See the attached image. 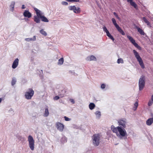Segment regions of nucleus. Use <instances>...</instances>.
Listing matches in <instances>:
<instances>
[{"label":"nucleus","instance_id":"obj_46","mask_svg":"<svg viewBox=\"0 0 153 153\" xmlns=\"http://www.w3.org/2000/svg\"><path fill=\"white\" fill-rule=\"evenodd\" d=\"M25 8V5L24 4L22 5V9H24Z\"/></svg>","mask_w":153,"mask_h":153},{"label":"nucleus","instance_id":"obj_12","mask_svg":"<svg viewBox=\"0 0 153 153\" xmlns=\"http://www.w3.org/2000/svg\"><path fill=\"white\" fill-rule=\"evenodd\" d=\"M40 17L42 21L46 22H49L48 20L43 15V13L41 11L40 12Z\"/></svg>","mask_w":153,"mask_h":153},{"label":"nucleus","instance_id":"obj_39","mask_svg":"<svg viewBox=\"0 0 153 153\" xmlns=\"http://www.w3.org/2000/svg\"><path fill=\"white\" fill-rule=\"evenodd\" d=\"M61 4L62 5L65 6L67 5L68 4L67 2L65 1H63L62 2Z\"/></svg>","mask_w":153,"mask_h":153},{"label":"nucleus","instance_id":"obj_11","mask_svg":"<svg viewBox=\"0 0 153 153\" xmlns=\"http://www.w3.org/2000/svg\"><path fill=\"white\" fill-rule=\"evenodd\" d=\"M23 15L25 17L30 18L32 16V14L28 10H25L23 13Z\"/></svg>","mask_w":153,"mask_h":153},{"label":"nucleus","instance_id":"obj_19","mask_svg":"<svg viewBox=\"0 0 153 153\" xmlns=\"http://www.w3.org/2000/svg\"><path fill=\"white\" fill-rule=\"evenodd\" d=\"M36 40V36H34L33 38H27L25 39V40L29 42L30 41H35Z\"/></svg>","mask_w":153,"mask_h":153},{"label":"nucleus","instance_id":"obj_5","mask_svg":"<svg viewBox=\"0 0 153 153\" xmlns=\"http://www.w3.org/2000/svg\"><path fill=\"white\" fill-rule=\"evenodd\" d=\"M112 22L114 25L115 26V27L117 29L118 31L122 35L124 36L125 34L123 30L119 26V25L117 24L116 20L114 18H112L111 19Z\"/></svg>","mask_w":153,"mask_h":153},{"label":"nucleus","instance_id":"obj_13","mask_svg":"<svg viewBox=\"0 0 153 153\" xmlns=\"http://www.w3.org/2000/svg\"><path fill=\"white\" fill-rule=\"evenodd\" d=\"M19 61L18 58L14 60L12 65V68L13 69H15L17 67L19 64Z\"/></svg>","mask_w":153,"mask_h":153},{"label":"nucleus","instance_id":"obj_36","mask_svg":"<svg viewBox=\"0 0 153 153\" xmlns=\"http://www.w3.org/2000/svg\"><path fill=\"white\" fill-rule=\"evenodd\" d=\"M66 1L71 2H79V0H65Z\"/></svg>","mask_w":153,"mask_h":153},{"label":"nucleus","instance_id":"obj_31","mask_svg":"<svg viewBox=\"0 0 153 153\" xmlns=\"http://www.w3.org/2000/svg\"><path fill=\"white\" fill-rule=\"evenodd\" d=\"M103 31L106 33V34L108 33H109V32L105 26H104L103 27Z\"/></svg>","mask_w":153,"mask_h":153},{"label":"nucleus","instance_id":"obj_25","mask_svg":"<svg viewBox=\"0 0 153 153\" xmlns=\"http://www.w3.org/2000/svg\"><path fill=\"white\" fill-rule=\"evenodd\" d=\"M67 141V139L64 136L62 137L61 139V141L62 143H64Z\"/></svg>","mask_w":153,"mask_h":153},{"label":"nucleus","instance_id":"obj_49","mask_svg":"<svg viewBox=\"0 0 153 153\" xmlns=\"http://www.w3.org/2000/svg\"><path fill=\"white\" fill-rule=\"evenodd\" d=\"M151 116L152 117H153V114L152 113L151 114Z\"/></svg>","mask_w":153,"mask_h":153},{"label":"nucleus","instance_id":"obj_48","mask_svg":"<svg viewBox=\"0 0 153 153\" xmlns=\"http://www.w3.org/2000/svg\"><path fill=\"white\" fill-rule=\"evenodd\" d=\"M2 100V98H0V103H1Z\"/></svg>","mask_w":153,"mask_h":153},{"label":"nucleus","instance_id":"obj_38","mask_svg":"<svg viewBox=\"0 0 153 153\" xmlns=\"http://www.w3.org/2000/svg\"><path fill=\"white\" fill-rule=\"evenodd\" d=\"M114 16L117 18V19H119V20H120V17L118 16L116 12H114Z\"/></svg>","mask_w":153,"mask_h":153},{"label":"nucleus","instance_id":"obj_10","mask_svg":"<svg viewBox=\"0 0 153 153\" xmlns=\"http://www.w3.org/2000/svg\"><path fill=\"white\" fill-rule=\"evenodd\" d=\"M57 129L60 131H62L64 128V125L59 122H57L56 124Z\"/></svg>","mask_w":153,"mask_h":153},{"label":"nucleus","instance_id":"obj_15","mask_svg":"<svg viewBox=\"0 0 153 153\" xmlns=\"http://www.w3.org/2000/svg\"><path fill=\"white\" fill-rule=\"evenodd\" d=\"M127 1L129 2L131 5L132 6L134 7L136 9H137V4H136V3L133 1V0H126Z\"/></svg>","mask_w":153,"mask_h":153},{"label":"nucleus","instance_id":"obj_23","mask_svg":"<svg viewBox=\"0 0 153 153\" xmlns=\"http://www.w3.org/2000/svg\"><path fill=\"white\" fill-rule=\"evenodd\" d=\"M95 105L93 103H91L89 105V107L90 110H93L95 107Z\"/></svg>","mask_w":153,"mask_h":153},{"label":"nucleus","instance_id":"obj_20","mask_svg":"<svg viewBox=\"0 0 153 153\" xmlns=\"http://www.w3.org/2000/svg\"><path fill=\"white\" fill-rule=\"evenodd\" d=\"M95 114L96 115L97 118L99 119L101 116V112L99 111H97L95 112Z\"/></svg>","mask_w":153,"mask_h":153},{"label":"nucleus","instance_id":"obj_43","mask_svg":"<svg viewBox=\"0 0 153 153\" xmlns=\"http://www.w3.org/2000/svg\"><path fill=\"white\" fill-rule=\"evenodd\" d=\"M69 72L71 73H73V74L75 76H77V74H76L74 72V71H70Z\"/></svg>","mask_w":153,"mask_h":153},{"label":"nucleus","instance_id":"obj_35","mask_svg":"<svg viewBox=\"0 0 153 153\" xmlns=\"http://www.w3.org/2000/svg\"><path fill=\"white\" fill-rule=\"evenodd\" d=\"M139 64L140 66H141V68L142 69H144L145 68V66L144 65V64L143 62H141V63H139Z\"/></svg>","mask_w":153,"mask_h":153},{"label":"nucleus","instance_id":"obj_8","mask_svg":"<svg viewBox=\"0 0 153 153\" xmlns=\"http://www.w3.org/2000/svg\"><path fill=\"white\" fill-rule=\"evenodd\" d=\"M127 38L129 39L131 43L135 47L139 50H141L142 49L141 47L136 42L135 40L131 36L128 35L127 36Z\"/></svg>","mask_w":153,"mask_h":153},{"label":"nucleus","instance_id":"obj_40","mask_svg":"<svg viewBox=\"0 0 153 153\" xmlns=\"http://www.w3.org/2000/svg\"><path fill=\"white\" fill-rule=\"evenodd\" d=\"M105 86H106V85H105V84H102L101 85V88L102 89H104L105 88Z\"/></svg>","mask_w":153,"mask_h":153},{"label":"nucleus","instance_id":"obj_34","mask_svg":"<svg viewBox=\"0 0 153 153\" xmlns=\"http://www.w3.org/2000/svg\"><path fill=\"white\" fill-rule=\"evenodd\" d=\"M15 4V2L14 1H12L11 3L10 6L12 8V11H13V9L14 7V5Z\"/></svg>","mask_w":153,"mask_h":153},{"label":"nucleus","instance_id":"obj_47","mask_svg":"<svg viewBox=\"0 0 153 153\" xmlns=\"http://www.w3.org/2000/svg\"><path fill=\"white\" fill-rule=\"evenodd\" d=\"M151 100L153 102V94H152L151 96Z\"/></svg>","mask_w":153,"mask_h":153},{"label":"nucleus","instance_id":"obj_17","mask_svg":"<svg viewBox=\"0 0 153 153\" xmlns=\"http://www.w3.org/2000/svg\"><path fill=\"white\" fill-rule=\"evenodd\" d=\"M135 28L137 29L138 31L140 33L141 35H144L145 34V33L142 29L137 26H136L135 27Z\"/></svg>","mask_w":153,"mask_h":153},{"label":"nucleus","instance_id":"obj_6","mask_svg":"<svg viewBox=\"0 0 153 153\" xmlns=\"http://www.w3.org/2000/svg\"><path fill=\"white\" fill-rule=\"evenodd\" d=\"M34 94V91L32 88H29L25 92V97L27 100L31 99L33 96Z\"/></svg>","mask_w":153,"mask_h":153},{"label":"nucleus","instance_id":"obj_1","mask_svg":"<svg viewBox=\"0 0 153 153\" xmlns=\"http://www.w3.org/2000/svg\"><path fill=\"white\" fill-rule=\"evenodd\" d=\"M120 126L115 127L114 126H111V128L113 132L115 133L120 139H125L127 138V133L125 128L126 127V119H121L118 121Z\"/></svg>","mask_w":153,"mask_h":153},{"label":"nucleus","instance_id":"obj_26","mask_svg":"<svg viewBox=\"0 0 153 153\" xmlns=\"http://www.w3.org/2000/svg\"><path fill=\"white\" fill-rule=\"evenodd\" d=\"M64 62V59L63 58H61L58 61V64L62 65Z\"/></svg>","mask_w":153,"mask_h":153},{"label":"nucleus","instance_id":"obj_21","mask_svg":"<svg viewBox=\"0 0 153 153\" xmlns=\"http://www.w3.org/2000/svg\"><path fill=\"white\" fill-rule=\"evenodd\" d=\"M17 138L19 140L21 141L22 142L25 141L26 140L25 138L22 137V136L19 135L17 137Z\"/></svg>","mask_w":153,"mask_h":153},{"label":"nucleus","instance_id":"obj_29","mask_svg":"<svg viewBox=\"0 0 153 153\" xmlns=\"http://www.w3.org/2000/svg\"><path fill=\"white\" fill-rule=\"evenodd\" d=\"M16 79L15 78L13 77L12 79V80L11 81V85L12 86L14 85L16 82Z\"/></svg>","mask_w":153,"mask_h":153},{"label":"nucleus","instance_id":"obj_7","mask_svg":"<svg viewBox=\"0 0 153 153\" xmlns=\"http://www.w3.org/2000/svg\"><path fill=\"white\" fill-rule=\"evenodd\" d=\"M29 146L31 150L33 151L34 149V141L33 137L30 135L28 137Z\"/></svg>","mask_w":153,"mask_h":153},{"label":"nucleus","instance_id":"obj_27","mask_svg":"<svg viewBox=\"0 0 153 153\" xmlns=\"http://www.w3.org/2000/svg\"><path fill=\"white\" fill-rule=\"evenodd\" d=\"M40 33L42 34L44 36H46L47 35V33L44 31L43 29H41L39 31Z\"/></svg>","mask_w":153,"mask_h":153},{"label":"nucleus","instance_id":"obj_37","mask_svg":"<svg viewBox=\"0 0 153 153\" xmlns=\"http://www.w3.org/2000/svg\"><path fill=\"white\" fill-rule=\"evenodd\" d=\"M153 103V102L151 100H149V101L148 104V105L149 106H151Z\"/></svg>","mask_w":153,"mask_h":153},{"label":"nucleus","instance_id":"obj_3","mask_svg":"<svg viewBox=\"0 0 153 153\" xmlns=\"http://www.w3.org/2000/svg\"><path fill=\"white\" fill-rule=\"evenodd\" d=\"M33 8L36 14V16H34V21L37 23H40V16L41 11L35 7H34Z\"/></svg>","mask_w":153,"mask_h":153},{"label":"nucleus","instance_id":"obj_44","mask_svg":"<svg viewBox=\"0 0 153 153\" xmlns=\"http://www.w3.org/2000/svg\"><path fill=\"white\" fill-rule=\"evenodd\" d=\"M70 100L71 102L73 104H74L75 103V102L74 100L72 99H70Z\"/></svg>","mask_w":153,"mask_h":153},{"label":"nucleus","instance_id":"obj_42","mask_svg":"<svg viewBox=\"0 0 153 153\" xmlns=\"http://www.w3.org/2000/svg\"><path fill=\"white\" fill-rule=\"evenodd\" d=\"M59 99V97L58 96H56L53 98V99L54 100H57Z\"/></svg>","mask_w":153,"mask_h":153},{"label":"nucleus","instance_id":"obj_22","mask_svg":"<svg viewBox=\"0 0 153 153\" xmlns=\"http://www.w3.org/2000/svg\"><path fill=\"white\" fill-rule=\"evenodd\" d=\"M68 8L69 10H73L74 13H76V12L74 11L76 9V6H70L68 7Z\"/></svg>","mask_w":153,"mask_h":153},{"label":"nucleus","instance_id":"obj_4","mask_svg":"<svg viewBox=\"0 0 153 153\" xmlns=\"http://www.w3.org/2000/svg\"><path fill=\"white\" fill-rule=\"evenodd\" d=\"M145 77L144 76H142L139 79L138 85L139 90L141 91L143 90L145 85Z\"/></svg>","mask_w":153,"mask_h":153},{"label":"nucleus","instance_id":"obj_50","mask_svg":"<svg viewBox=\"0 0 153 153\" xmlns=\"http://www.w3.org/2000/svg\"><path fill=\"white\" fill-rule=\"evenodd\" d=\"M62 100H59V102H62Z\"/></svg>","mask_w":153,"mask_h":153},{"label":"nucleus","instance_id":"obj_41","mask_svg":"<svg viewBox=\"0 0 153 153\" xmlns=\"http://www.w3.org/2000/svg\"><path fill=\"white\" fill-rule=\"evenodd\" d=\"M65 120L66 121H69L71 120V119L66 117V116L64 117Z\"/></svg>","mask_w":153,"mask_h":153},{"label":"nucleus","instance_id":"obj_2","mask_svg":"<svg viewBox=\"0 0 153 153\" xmlns=\"http://www.w3.org/2000/svg\"><path fill=\"white\" fill-rule=\"evenodd\" d=\"M100 136L99 134H94L92 137L93 145L95 146H98L100 143Z\"/></svg>","mask_w":153,"mask_h":153},{"label":"nucleus","instance_id":"obj_30","mask_svg":"<svg viewBox=\"0 0 153 153\" xmlns=\"http://www.w3.org/2000/svg\"><path fill=\"white\" fill-rule=\"evenodd\" d=\"M74 11L76 12V13H79L80 12V9L79 7H76V9Z\"/></svg>","mask_w":153,"mask_h":153},{"label":"nucleus","instance_id":"obj_24","mask_svg":"<svg viewBox=\"0 0 153 153\" xmlns=\"http://www.w3.org/2000/svg\"><path fill=\"white\" fill-rule=\"evenodd\" d=\"M49 111L48 108H45V112L44 114V116L45 117H47L49 115Z\"/></svg>","mask_w":153,"mask_h":153},{"label":"nucleus","instance_id":"obj_45","mask_svg":"<svg viewBox=\"0 0 153 153\" xmlns=\"http://www.w3.org/2000/svg\"><path fill=\"white\" fill-rule=\"evenodd\" d=\"M9 112H12V114H13V109L11 108L10 109V110L9 111Z\"/></svg>","mask_w":153,"mask_h":153},{"label":"nucleus","instance_id":"obj_28","mask_svg":"<svg viewBox=\"0 0 153 153\" xmlns=\"http://www.w3.org/2000/svg\"><path fill=\"white\" fill-rule=\"evenodd\" d=\"M106 35L111 39L113 42L114 40V39L113 37L110 34V33H108Z\"/></svg>","mask_w":153,"mask_h":153},{"label":"nucleus","instance_id":"obj_9","mask_svg":"<svg viewBox=\"0 0 153 153\" xmlns=\"http://www.w3.org/2000/svg\"><path fill=\"white\" fill-rule=\"evenodd\" d=\"M133 52L136 58L137 59V60L139 62V63L143 62L142 58L140 57L138 53L136 50H133Z\"/></svg>","mask_w":153,"mask_h":153},{"label":"nucleus","instance_id":"obj_14","mask_svg":"<svg viewBox=\"0 0 153 153\" xmlns=\"http://www.w3.org/2000/svg\"><path fill=\"white\" fill-rule=\"evenodd\" d=\"M86 60L88 61H96V58L94 56L91 55L87 57Z\"/></svg>","mask_w":153,"mask_h":153},{"label":"nucleus","instance_id":"obj_33","mask_svg":"<svg viewBox=\"0 0 153 153\" xmlns=\"http://www.w3.org/2000/svg\"><path fill=\"white\" fill-rule=\"evenodd\" d=\"M138 105V103L137 102H136L134 104V107H133V110L135 111L137 108Z\"/></svg>","mask_w":153,"mask_h":153},{"label":"nucleus","instance_id":"obj_18","mask_svg":"<svg viewBox=\"0 0 153 153\" xmlns=\"http://www.w3.org/2000/svg\"><path fill=\"white\" fill-rule=\"evenodd\" d=\"M142 19L144 22L147 25L151 27V24L150 22L147 20L146 17H144L142 18Z\"/></svg>","mask_w":153,"mask_h":153},{"label":"nucleus","instance_id":"obj_16","mask_svg":"<svg viewBox=\"0 0 153 153\" xmlns=\"http://www.w3.org/2000/svg\"><path fill=\"white\" fill-rule=\"evenodd\" d=\"M146 124L147 125L150 126L153 123V117H152L148 119L146 122Z\"/></svg>","mask_w":153,"mask_h":153},{"label":"nucleus","instance_id":"obj_32","mask_svg":"<svg viewBox=\"0 0 153 153\" xmlns=\"http://www.w3.org/2000/svg\"><path fill=\"white\" fill-rule=\"evenodd\" d=\"M117 62L118 64L120 63H123L124 62L123 59L122 58L118 59L117 60Z\"/></svg>","mask_w":153,"mask_h":153}]
</instances>
